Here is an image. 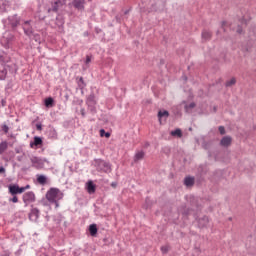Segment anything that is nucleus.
Here are the masks:
<instances>
[{"instance_id":"nucleus-34","label":"nucleus","mask_w":256,"mask_h":256,"mask_svg":"<svg viewBox=\"0 0 256 256\" xmlns=\"http://www.w3.org/2000/svg\"><path fill=\"white\" fill-rule=\"evenodd\" d=\"M9 201L12 203H19V198L17 197V195H13V197L10 198Z\"/></svg>"},{"instance_id":"nucleus-8","label":"nucleus","mask_w":256,"mask_h":256,"mask_svg":"<svg viewBox=\"0 0 256 256\" xmlns=\"http://www.w3.org/2000/svg\"><path fill=\"white\" fill-rule=\"evenodd\" d=\"M30 161L32 163V167H34L35 169H43V165H45L43 159L37 156H32L30 158Z\"/></svg>"},{"instance_id":"nucleus-15","label":"nucleus","mask_w":256,"mask_h":256,"mask_svg":"<svg viewBox=\"0 0 256 256\" xmlns=\"http://www.w3.org/2000/svg\"><path fill=\"white\" fill-rule=\"evenodd\" d=\"M10 195H19V186L17 184H10L8 186Z\"/></svg>"},{"instance_id":"nucleus-45","label":"nucleus","mask_w":256,"mask_h":256,"mask_svg":"<svg viewBox=\"0 0 256 256\" xmlns=\"http://www.w3.org/2000/svg\"><path fill=\"white\" fill-rule=\"evenodd\" d=\"M11 255V253H9V252H7V251H4L2 254H1V256H10Z\"/></svg>"},{"instance_id":"nucleus-28","label":"nucleus","mask_w":256,"mask_h":256,"mask_svg":"<svg viewBox=\"0 0 256 256\" xmlns=\"http://www.w3.org/2000/svg\"><path fill=\"white\" fill-rule=\"evenodd\" d=\"M78 87L79 89L83 90L85 87H87V84L85 83V80H83V77H80L78 80Z\"/></svg>"},{"instance_id":"nucleus-23","label":"nucleus","mask_w":256,"mask_h":256,"mask_svg":"<svg viewBox=\"0 0 256 256\" xmlns=\"http://www.w3.org/2000/svg\"><path fill=\"white\" fill-rule=\"evenodd\" d=\"M37 182L40 184V185H47V176L41 174V175H38L37 176Z\"/></svg>"},{"instance_id":"nucleus-32","label":"nucleus","mask_w":256,"mask_h":256,"mask_svg":"<svg viewBox=\"0 0 256 256\" xmlns=\"http://www.w3.org/2000/svg\"><path fill=\"white\" fill-rule=\"evenodd\" d=\"M1 129H2L3 133H5V135H7V133H9V126H7V124H3L1 126Z\"/></svg>"},{"instance_id":"nucleus-14","label":"nucleus","mask_w":256,"mask_h":256,"mask_svg":"<svg viewBox=\"0 0 256 256\" xmlns=\"http://www.w3.org/2000/svg\"><path fill=\"white\" fill-rule=\"evenodd\" d=\"M39 210L37 208H32L29 213V219L30 221H37L39 219Z\"/></svg>"},{"instance_id":"nucleus-7","label":"nucleus","mask_w":256,"mask_h":256,"mask_svg":"<svg viewBox=\"0 0 256 256\" xmlns=\"http://www.w3.org/2000/svg\"><path fill=\"white\" fill-rule=\"evenodd\" d=\"M25 207H28L30 203H35V193L33 191L26 192L22 196Z\"/></svg>"},{"instance_id":"nucleus-13","label":"nucleus","mask_w":256,"mask_h":256,"mask_svg":"<svg viewBox=\"0 0 256 256\" xmlns=\"http://www.w3.org/2000/svg\"><path fill=\"white\" fill-rule=\"evenodd\" d=\"M43 145V138L40 136H35L33 142H30V147L33 149L34 147H39Z\"/></svg>"},{"instance_id":"nucleus-2","label":"nucleus","mask_w":256,"mask_h":256,"mask_svg":"<svg viewBox=\"0 0 256 256\" xmlns=\"http://www.w3.org/2000/svg\"><path fill=\"white\" fill-rule=\"evenodd\" d=\"M95 167L96 171L99 173H111V163L102 160V159H97L95 160Z\"/></svg>"},{"instance_id":"nucleus-24","label":"nucleus","mask_w":256,"mask_h":256,"mask_svg":"<svg viewBox=\"0 0 256 256\" xmlns=\"http://www.w3.org/2000/svg\"><path fill=\"white\" fill-rule=\"evenodd\" d=\"M195 107H197V104L195 102H191L190 104H186L184 106V109H185L186 113H191V110L195 109Z\"/></svg>"},{"instance_id":"nucleus-51","label":"nucleus","mask_w":256,"mask_h":256,"mask_svg":"<svg viewBox=\"0 0 256 256\" xmlns=\"http://www.w3.org/2000/svg\"><path fill=\"white\" fill-rule=\"evenodd\" d=\"M111 186L112 187H117V184L116 183H112Z\"/></svg>"},{"instance_id":"nucleus-47","label":"nucleus","mask_w":256,"mask_h":256,"mask_svg":"<svg viewBox=\"0 0 256 256\" xmlns=\"http://www.w3.org/2000/svg\"><path fill=\"white\" fill-rule=\"evenodd\" d=\"M17 161L19 162L23 161V156H17Z\"/></svg>"},{"instance_id":"nucleus-10","label":"nucleus","mask_w":256,"mask_h":256,"mask_svg":"<svg viewBox=\"0 0 256 256\" xmlns=\"http://www.w3.org/2000/svg\"><path fill=\"white\" fill-rule=\"evenodd\" d=\"M86 191L89 193V195H93L95 191H97V185L92 180H89L86 183Z\"/></svg>"},{"instance_id":"nucleus-3","label":"nucleus","mask_w":256,"mask_h":256,"mask_svg":"<svg viewBox=\"0 0 256 256\" xmlns=\"http://www.w3.org/2000/svg\"><path fill=\"white\" fill-rule=\"evenodd\" d=\"M86 105L91 115L97 114V101L95 100V94L91 93L86 99Z\"/></svg>"},{"instance_id":"nucleus-50","label":"nucleus","mask_w":256,"mask_h":256,"mask_svg":"<svg viewBox=\"0 0 256 256\" xmlns=\"http://www.w3.org/2000/svg\"><path fill=\"white\" fill-rule=\"evenodd\" d=\"M225 25H227V22H226V21H223V22H222V29L225 27Z\"/></svg>"},{"instance_id":"nucleus-46","label":"nucleus","mask_w":256,"mask_h":256,"mask_svg":"<svg viewBox=\"0 0 256 256\" xmlns=\"http://www.w3.org/2000/svg\"><path fill=\"white\" fill-rule=\"evenodd\" d=\"M27 189H31V185L27 184L26 186H24V191H27Z\"/></svg>"},{"instance_id":"nucleus-27","label":"nucleus","mask_w":256,"mask_h":256,"mask_svg":"<svg viewBox=\"0 0 256 256\" xmlns=\"http://www.w3.org/2000/svg\"><path fill=\"white\" fill-rule=\"evenodd\" d=\"M59 5H63L61 3V0H57V1L54 2V5L52 6V11L54 13H57V11H59Z\"/></svg>"},{"instance_id":"nucleus-26","label":"nucleus","mask_w":256,"mask_h":256,"mask_svg":"<svg viewBox=\"0 0 256 256\" xmlns=\"http://www.w3.org/2000/svg\"><path fill=\"white\" fill-rule=\"evenodd\" d=\"M172 137H183V131L180 128H177L171 132Z\"/></svg>"},{"instance_id":"nucleus-35","label":"nucleus","mask_w":256,"mask_h":256,"mask_svg":"<svg viewBox=\"0 0 256 256\" xmlns=\"http://www.w3.org/2000/svg\"><path fill=\"white\" fill-rule=\"evenodd\" d=\"M236 33H238L239 35H241V33H243V27H241V25H238Z\"/></svg>"},{"instance_id":"nucleus-17","label":"nucleus","mask_w":256,"mask_h":256,"mask_svg":"<svg viewBox=\"0 0 256 256\" xmlns=\"http://www.w3.org/2000/svg\"><path fill=\"white\" fill-rule=\"evenodd\" d=\"M184 185H186V187H193V185H195V177L186 176L184 178Z\"/></svg>"},{"instance_id":"nucleus-16","label":"nucleus","mask_w":256,"mask_h":256,"mask_svg":"<svg viewBox=\"0 0 256 256\" xmlns=\"http://www.w3.org/2000/svg\"><path fill=\"white\" fill-rule=\"evenodd\" d=\"M213 37V33L208 30H203L202 31V41L205 43V41H211V38Z\"/></svg>"},{"instance_id":"nucleus-6","label":"nucleus","mask_w":256,"mask_h":256,"mask_svg":"<svg viewBox=\"0 0 256 256\" xmlns=\"http://www.w3.org/2000/svg\"><path fill=\"white\" fill-rule=\"evenodd\" d=\"M193 207L199 209V204H197V201L195 199H193L191 208H187V206H182L180 209V213L183 215V217H189V215H191V211H195V208Z\"/></svg>"},{"instance_id":"nucleus-40","label":"nucleus","mask_w":256,"mask_h":256,"mask_svg":"<svg viewBox=\"0 0 256 256\" xmlns=\"http://www.w3.org/2000/svg\"><path fill=\"white\" fill-rule=\"evenodd\" d=\"M89 63H91V56H90V55H87V56H86L85 64H86V65H89Z\"/></svg>"},{"instance_id":"nucleus-44","label":"nucleus","mask_w":256,"mask_h":256,"mask_svg":"<svg viewBox=\"0 0 256 256\" xmlns=\"http://www.w3.org/2000/svg\"><path fill=\"white\" fill-rule=\"evenodd\" d=\"M1 105H2V107H5V105H7V101L5 99H2L1 100Z\"/></svg>"},{"instance_id":"nucleus-41","label":"nucleus","mask_w":256,"mask_h":256,"mask_svg":"<svg viewBox=\"0 0 256 256\" xmlns=\"http://www.w3.org/2000/svg\"><path fill=\"white\" fill-rule=\"evenodd\" d=\"M161 251H162V253H168L169 252V248H167L166 246H162L161 247Z\"/></svg>"},{"instance_id":"nucleus-1","label":"nucleus","mask_w":256,"mask_h":256,"mask_svg":"<svg viewBox=\"0 0 256 256\" xmlns=\"http://www.w3.org/2000/svg\"><path fill=\"white\" fill-rule=\"evenodd\" d=\"M46 199L52 205H55L57 209L59 207V201L63 199V192L59 188H50L46 193Z\"/></svg>"},{"instance_id":"nucleus-19","label":"nucleus","mask_w":256,"mask_h":256,"mask_svg":"<svg viewBox=\"0 0 256 256\" xmlns=\"http://www.w3.org/2000/svg\"><path fill=\"white\" fill-rule=\"evenodd\" d=\"M11 67L10 65H4V68L0 70V81H5L7 79V69Z\"/></svg>"},{"instance_id":"nucleus-48","label":"nucleus","mask_w":256,"mask_h":256,"mask_svg":"<svg viewBox=\"0 0 256 256\" xmlns=\"http://www.w3.org/2000/svg\"><path fill=\"white\" fill-rule=\"evenodd\" d=\"M0 173H5V167L3 166L0 167Z\"/></svg>"},{"instance_id":"nucleus-33","label":"nucleus","mask_w":256,"mask_h":256,"mask_svg":"<svg viewBox=\"0 0 256 256\" xmlns=\"http://www.w3.org/2000/svg\"><path fill=\"white\" fill-rule=\"evenodd\" d=\"M218 131L220 135H225V133H227V131H225V126H219Z\"/></svg>"},{"instance_id":"nucleus-36","label":"nucleus","mask_w":256,"mask_h":256,"mask_svg":"<svg viewBox=\"0 0 256 256\" xmlns=\"http://www.w3.org/2000/svg\"><path fill=\"white\" fill-rule=\"evenodd\" d=\"M32 38L34 39V41H37L38 39H40V36H39V34L35 33V31H34Z\"/></svg>"},{"instance_id":"nucleus-53","label":"nucleus","mask_w":256,"mask_h":256,"mask_svg":"<svg viewBox=\"0 0 256 256\" xmlns=\"http://www.w3.org/2000/svg\"><path fill=\"white\" fill-rule=\"evenodd\" d=\"M124 13H125V15H127V13H129V10H126Z\"/></svg>"},{"instance_id":"nucleus-11","label":"nucleus","mask_w":256,"mask_h":256,"mask_svg":"<svg viewBox=\"0 0 256 256\" xmlns=\"http://www.w3.org/2000/svg\"><path fill=\"white\" fill-rule=\"evenodd\" d=\"M199 229H205L209 225V217L203 216L197 220Z\"/></svg>"},{"instance_id":"nucleus-43","label":"nucleus","mask_w":256,"mask_h":256,"mask_svg":"<svg viewBox=\"0 0 256 256\" xmlns=\"http://www.w3.org/2000/svg\"><path fill=\"white\" fill-rule=\"evenodd\" d=\"M80 113L82 117H86L87 115V113L85 112V108H81Z\"/></svg>"},{"instance_id":"nucleus-22","label":"nucleus","mask_w":256,"mask_h":256,"mask_svg":"<svg viewBox=\"0 0 256 256\" xmlns=\"http://www.w3.org/2000/svg\"><path fill=\"white\" fill-rule=\"evenodd\" d=\"M145 158V152L144 151H138L134 156V163H137V161H142V159Z\"/></svg>"},{"instance_id":"nucleus-39","label":"nucleus","mask_w":256,"mask_h":256,"mask_svg":"<svg viewBox=\"0 0 256 256\" xmlns=\"http://www.w3.org/2000/svg\"><path fill=\"white\" fill-rule=\"evenodd\" d=\"M6 11L5 4H2V6H0V13H5Z\"/></svg>"},{"instance_id":"nucleus-4","label":"nucleus","mask_w":256,"mask_h":256,"mask_svg":"<svg viewBox=\"0 0 256 256\" xmlns=\"http://www.w3.org/2000/svg\"><path fill=\"white\" fill-rule=\"evenodd\" d=\"M23 20L21 19V16L14 14L12 16H8V25L12 29V31H15L19 25H22Z\"/></svg>"},{"instance_id":"nucleus-42","label":"nucleus","mask_w":256,"mask_h":256,"mask_svg":"<svg viewBox=\"0 0 256 256\" xmlns=\"http://www.w3.org/2000/svg\"><path fill=\"white\" fill-rule=\"evenodd\" d=\"M0 63L1 65H5V57L0 54Z\"/></svg>"},{"instance_id":"nucleus-21","label":"nucleus","mask_w":256,"mask_h":256,"mask_svg":"<svg viewBox=\"0 0 256 256\" xmlns=\"http://www.w3.org/2000/svg\"><path fill=\"white\" fill-rule=\"evenodd\" d=\"M167 119V117H169V111L167 110H159L158 112V119H159V122L161 123V120L163 119Z\"/></svg>"},{"instance_id":"nucleus-9","label":"nucleus","mask_w":256,"mask_h":256,"mask_svg":"<svg viewBox=\"0 0 256 256\" xmlns=\"http://www.w3.org/2000/svg\"><path fill=\"white\" fill-rule=\"evenodd\" d=\"M72 5L78 11H85V0H73Z\"/></svg>"},{"instance_id":"nucleus-29","label":"nucleus","mask_w":256,"mask_h":256,"mask_svg":"<svg viewBox=\"0 0 256 256\" xmlns=\"http://www.w3.org/2000/svg\"><path fill=\"white\" fill-rule=\"evenodd\" d=\"M7 147H8L7 141L0 143V155L2 153H5V151H7Z\"/></svg>"},{"instance_id":"nucleus-12","label":"nucleus","mask_w":256,"mask_h":256,"mask_svg":"<svg viewBox=\"0 0 256 256\" xmlns=\"http://www.w3.org/2000/svg\"><path fill=\"white\" fill-rule=\"evenodd\" d=\"M233 142V138L231 136H224L220 140L221 147H229Z\"/></svg>"},{"instance_id":"nucleus-31","label":"nucleus","mask_w":256,"mask_h":256,"mask_svg":"<svg viewBox=\"0 0 256 256\" xmlns=\"http://www.w3.org/2000/svg\"><path fill=\"white\" fill-rule=\"evenodd\" d=\"M235 83H237V79L232 78L231 80H228L225 85H226V87H233V85H235Z\"/></svg>"},{"instance_id":"nucleus-56","label":"nucleus","mask_w":256,"mask_h":256,"mask_svg":"<svg viewBox=\"0 0 256 256\" xmlns=\"http://www.w3.org/2000/svg\"><path fill=\"white\" fill-rule=\"evenodd\" d=\"M115 95H117V91L115 92Z\"/></svg>"},{"instance_id":"nucleus-25","label":"nucleus","mask_w":256,"mask_h":256,"mask_svg":"<svg viewBox=\"0 0 256 256\" xmlns=\"http://www.w3.org/2000/svg\"><path fill=\"white\" fill-rule=\"evenodd\" d=\"M49 139H57V130L55 128H50L48 131Z\"/></svg>"},{"instance_id":"nucleus-38","label":"nucleus","mask_w":256,"mask_h":256,"mask_svg":"<svg viewBox=\"0 0 256 256\" xmlns=\"http://www.w3.org/2000/svg\"><path fill=\"white\" fill-rule=\"evenodd\" d=\"M21 193H25V188L18 186V195H21Z\"/></svg>"},{"instance_id":"nucleus-18","label":"nucleus","mask_w":256,"mask_h":256,"mask_svg":"<svg viewBox=\"0 0 256 256\" xmlns=\"http://www.w3.org/2000/svg\"><path fill=\"white\" fill-rule=\"evenodd\" d=\"M88 231L91 237H97V233L99 232V228H97V224H91L88 228Z\"/></svg>"},{"instance_id":"nucleus-55","label":"nucleus","mask_w":256,"mask_h":256,"mask_svg":"<svg viewBox=\"0 0 256 256\" xmlns=\"http://www.w3.org/2000/svg\"><path fill=\"white\" fill-rule=\"evenodd\" d=\"M83 103V100L80 101L79 105H81Z\"/></svg>"},{"instance_id":"nucleus-20","label":"nucleus","mask_w":256,"mask_h":256,"mask_svg":"<svg viewBox=\"0 0 256 256\" xmlns=\"http://www.w3.org/2000/svg\"><path fill=\"white\" fill-rule=\"evenodd\" d=\"M44 105L48 109H51V107L55 106V100L53 99V97H48L44 100Z\"/></svg>"},{"instance_id":"nucleus-30","label":"nucleus","mask_w":256,"mask_h":256,"mask_svg":"<svg viewBox=\"0 0 256 256\" xmlns=\"http://www.w3.org/2000/svg\"><path fill=\"white\" fill-rule=\"evenodd\" d=\"M100 137H106V139H109V137H111V133L106 132L105 129H100Z\"/></svg>"},{"instance_id":"nucleus-37","label":"nucleus","mask_w":256,"mask_h":256,"mask_svg":"<svg viewBox=\"0 0 256 256\" xmlns=\"http://www.w3.org/2000/svg\"><path fill=\"white\" fill-rule=\"evenodd\" d=\"M37 131H43V125L41 123L36 124Z\"/></svg>"},{"instance_id":"nucleus-54","label":"nucleus","mask_w":256,"mask_h":256,"mask_svg":"<svg viewBox=\"0 0 256 256\" xmlns=\"http://www.w3.org/2000/svg\"><path fill=\"white\" fill-rule=\"evenodd\" d=\"M22 171H27V168H22Z\"/></svg>"},{"instance_id":"nucleus-5","label":"nucleus","mask_w":256,"mask_h":256,"mask_svg":"<svg viewBox=\"0 0 256 256\" xmlns=\"http://www.w3.org/2000/svg\"><path fill=\"white\" fill-rule=\"evenodd\" d=\"M31 23H33L32 20H26L21 24L24 35H26V37H29V39H33V32L35 31Z\"/></svg>"},{"instance_id":"nucleus-49","label":"nucleus","mask_w":256,"mask_h":256,"mask_svg":"<svg viewBox=\"0 0 256 256\" xmlns=\"http://www.w3.org/2000/svg\"><path fill=\"white\" fill-rule=\"evenodd\" d=\"M219 173H221V170H216V171L214 172V177H215V175H217V174H219Z\"/></svg>"},{"instance_id":"nucleus-52","label":"nucleus","mask_w":256,"mask_h":256,"mask_svg":"<svg viewBox=\"0 0 256 256\" xmlns=\"http://www.w3.org/2000/svg\"><path fill=\"white\" fill-rule=\"evenodd\" d=\"M204 149H209L207 144L204 145Z\"/></svg>"}]
</instances>
